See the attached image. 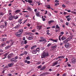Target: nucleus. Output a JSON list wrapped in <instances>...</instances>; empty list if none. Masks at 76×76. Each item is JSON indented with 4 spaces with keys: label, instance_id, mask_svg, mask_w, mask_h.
Masks as SVG:
<instances>
[{
    "label": "nucleus",
    "instance_id": "1",
    "mask_svg": "<svg viewBox=\"0 0 76 76\" xmlns=\"http://www.w3.org/2000/svg\"><path fill=\"white\" fill-rule=\"evenodd\" d=\"M48 56H49L48 53H45V52H44L42 56V58H45V57H48Z\"/></svg>",
    "mask_w": 76,
    "mask_h": 76
},
{
    "label": "nucleus",
    "instance_id": "2",
    "mask_svg": "<svg viewBox=\"0 0 76 76\" xmlns=\"http://www.w3.org/2000/svg\"><path fill=\"white\" fill-rule=\"evenodd\" d=\"M21 34H20L19 31H18L15 34L16 37H20L21 36L20 35Z\"/></svg>",
    "mask_w": 76,
    "mask_h": 76
},
{
    "label": "nucleus",
    "instance_id": "3",
    "mask_svg": "<svg viewBox=\"0 0 76 76\" xmlns=\"http://www.w3.org/2000/svg\"><path fill=\"white\" fill-rule=\"evenodd\" d=\"M14 18L15 16H12V15H11L9 17V20H12Z\"/></svg>",
    "mask_w": 76,
    "mask_h": 76
},
{
    "label": "nucleus",
    "instance_id": "4",
    "mask_svg": "<svg viewBox=\"0 0 76 76\" xmlns=\"http://www.w3.org/2000/svg\"><path fill=\"white\" fill-rule=\"evenodd\" d=\"M13 56V54L11 53L8 55V59H10Z\"/></svg>",
    "mask_w": 76,
    "mask_h": 76
},
{
    "label": "nucleus",
    "instance_id": "5",
    "mask_svg": "<svg viewBox=\"0 0 76 76\" xmlns=\"http://www.w3.org/2000/svg\"><path fill=\"white\" fill-rule=\"evenodd\" d=\"M71 61L73 64H76V59L75 58H72L71 60Z\"/></svg>",
    "mask_w": 76,
    "mask_h": 76
},
{
    "label": "nucleus",
    "instance_id": "6",
    "mask_svg": "<svg viewBox=\"0 0 76 76\" xmlns=\"http://www.w3.org/2000/svg\"><path fill=\"white\" fill-rule=\"evenodd\" d=\"M10 61L11 62H14L15 63L17 62V60L14 58H12L10 59Z\"/></svg>",
    "mask_w": 76,
    "mask_h": 76
},
{
    "label": "nucleus",
    "instance_id": "7",
    "mask_svg": "<svg viewBox=\"0 0 76 76\" xmlns=\"http://www.w3.org/2000/svg\"><path fill=\"white\" fill-rule=\"evenodd\" d=\"M9 54V52H7V53L4 54L3 55V56H4V57H5L4 58H3V59H5V58H7V57H6V56H7V55H8V54Z\"/></svg>",
    "mask_w": 76,
    "mask_h": 76
},
{
    "label": "nucleus",
    "instance_id": "8",
    "mask_svg": "<svg viewBox=\"0 0 76 76\" xmlns=\"http://www.w3.org/2000/svg\"><path fill=\"white\" fill-rule=\"evenodd\" d=\"M33 38H34V36L32 35H30L28 37L29 40H31L33 39Z\"/></svg>",
    "mask_w": 76,
    "mask_h": 76
},
{
    "label": "nucleus",
    "instance_id": "9",
    "mask_svg": "<svg viewBox=\"0 0 76 76\" xmlns=\"http://www.w3.org/2000/svg\"><path fill=\"white\" fill-rule=\"evenodd\" d=\"M37 29H38L39 30H41L42 27V25L38 26H37Z\"/></svg>",
    "mask_w": 76,
    "mask_h": 76
},
{
    "label": "nucleus",
    "instance_id": "10",
    "mask_svg": "<svg viewBox=\"0 0 76 76\" xmlns=\"http://www.w3.org/2000/svg\"><path fill=\"white\" fill-rule=\"evenodd\" d=\"M32 53L33 54H36L37 52V50L36 49H34V50H33L32 51Z\"/></svg>",
    "mask_w": 76,
    "mask_h": 76
},
{
    "label": "nucleus",
    "instance_id": "11",
    "mask_svg": "<svg viewBox=\"0 0 76 76\" xmlns=\"http://www.w3.org/2000/svg\"><path fill=\"white\" fill-rule=\"evenodd\" d=\"M57 63H58V62L57 61L54 62L52 64L53 66H54L57 65Z\"/></svg>",
    "mask_w": 76,
    "mask_h": 76
},
{
    "label": "nucleus",
    "instance_id": "12",
    "mask_svg": "<svg viewBox=\"0 0 76 76\" xmlns=\"http://www.w3.org/2000/svg\"><path fill=\"white\" fill-rule=\"evenodd\" d=\"M64 46L66 48H68V47H69L70 46V45L69 44V43H68L66 44Z\"/></svg>",
    "mask_w": 76,
    "mask_h": 76
},
{
    "label": "nucleus",
    "instance_id": "13",
    "mask_svg": "<svg viewBox=\"0 0 76 76\" xmlns=\"http://www.w3.org/2000/svg\"><path fill=\"white\" fill-rule=\"evenodd\" d=\"M61 39L62 41H63L64 39H66V37H64V36H63L61 38Z\"/></svg>",
    "mask_w": 76,
    "mask_h": 76
},
{
    "label": "nucleus",
    "instance_id": "14",
    "mask_svg": "<svg viewBox=\"0 0 76 76\" xmlns=\"http://www.w3.org/2000/svg\"><path fill=\"white\" fill-rule=\"evenodd\" d=\"M18 32L20 33V34H22V33L23 32V30L22 29H20L18 30Z\"/></svg>",
    "mask_w": 76,
    "mask_h": 76
},
{
    "label": "nucleus",
    "instance_id": "15",
    "mask_svg": "<svg viewBox=\"0 0 76 76\" xmlns=\"http://www.w3.org/2000/svg\"><path fill=\"white\" fill-rule=\"evenodd\" d=\"M6 44V43L3 42L2 44L0 45L1 47H4V45Z\"/></svg>",
    "mask_w": 76,
    "mask_h": 76
},
{
    "label": "nucleus",
    "instance_id": "16",
    "mask_svg": "<svg viewBox=\"0 0 76 76\" xmlns=\"http://www.w3.org/2000/svg\"><path fill=\"white\" fill-rule=\"evenodd\" d=\"M36 15L37 16L39 17L40 16V15H39V13L38 12H37L36 14Z\"/></svg>",
    "mask_w": 76,
    "mask_h": 76
},
{
    "label": "nucleus",
    "instance_id": "17",
    "mask_svg": "<svg viewBox=\"0 0 76 76\" xmlns=\"http://www.w3.org/2000/svg\"><path fill=\"white\" fill-rule=\"evenodd\" d=\"M46 7H47V9H51V7H50V5H48L46 6Z\"/></svg>",
    "mask_w": 76,
    "mask_h": 76
},
{
    "label": "nucleus",
    "instance_id": "18",
    "mask_svg": "<svg viewBox=\"0 0 76 76\" xmlns=\"http://www.w3.org/2000/svg\"><path fill=\"white\" fill-rule=\"evenodd\" d=\"M10 47H11V46L10 45L9 46H7L5 48V49L6 50H7V49H9V48H10Z\"/></svg>",
    "mask_w": 76,
    "mask_h": 76
},
{
    "label": "nucleus",
    "instance_id": "19",
    "mask_svg": "<svg viewBox=\"0 0 76 76\" xmlns=\"http://www.w3.org/2000/svg\"><path fill=\"white\" fill-rule=\"evenodd\" d=\"M10 41L11 42L10 43L11 46H12V45H13V43H14V42H13L12 40H11Z\"/></svg>",
    "mask_w": 76,
    "mask_h": 76
},
{
    "label": "nucleus",
    "instance_id": "20",
    "mask_svg": "<svg viewBox=\"0 0 76 76\" xmlns=\"http://www.w3.org/2000/svg\"><path fill=\"white\" fill-rule=\"evenodd\" d=\"M13 64L12 63L10 64H8V66L9 67H12V66H13Z\"/></svg>",
    "mask_w": 76,
    "mask_h": 76
},
{
    "label": "nucleus",
    "instance_id": "21",
    "mask_svg": "<svg viewBox=\"0 0 76 76\" xmlns=\"http://www.w3.org/2000/svg\"><path fill=\"white\" fill-rule=\"evenodd\" d=\"M42 42H47V40H45V39L44 38L42 39Z\"/></svg>",
    "mask_w": 76,
    "mask_h": 76
},
{
    "label": "nucleus",
    "instance_id": "22",
    "mask_svg": "<svg viewBox=\"0 0 76 76\" xmlns=\"http://www.w3.org/2000/svg\"><path fill=\"white\" fill-rule=\"evenodd\" d=\"M45 67H43L41 69H40L41 71H42V70H45Z\"/></svg>",
    "mask_w": 76,
    "mask_h": 76
},
{
    "label": "nucleus",
    "instance_id": "23",
    "mask_svg": "<svg viewBox=\"0 0 76 76\" xmlns=\"http://www.w3.org/2000/svg\"><path fill=\"white\" fill-rule=\"evenodd\" d=\"M35 47H37V45H34L32 46L31 48V50H33V49H34V48H35Z\"/></svg>",
    "mask_w": 76,
    "mask_h": 76
},
{
    "label": "nucleus",
    "instance_id": "24",
    "mask_svg": "<svg viewBox=\"0 0 76 76\" xmlns=\"http://www.w3.org/2000/svg\"><path fill=\"white\" fill-rule=\"evenodd\" d=\"M20 26V25H18L14 27V28H15V29H16V28H19V27Z\"/></svg>",
    "mask_w": 76,
    "mask_h": 76
},
{
    "label": "nucleus",
    "instance_id": "25",
    "mask_svg": "<svg viewBox=\"0 0 76 76\" xmlns=\"http://www.w3.org/2000/svg\"><path fill=\"white\" fill-rule=\"evenodd\" d=\"M20 12V10H17L15 11V13H18V12Z\"/></svg>",
    "mask_w": 76,
    "mask_h": 76
},
{
    "label": "nucleus",
    "instance_id": "26",
    "mask_svg": "<svg viewBox=\"0 0 76 76\" xmlns=\"http://www.w3.org/2000/svg\"><path fill=\"white\" fill-rule=\"evenodd\" d=\"M18 18V15H16L15 16H14V19H15V20H16Z\"/></svg>",
    "mask_w": 76,
    "mask_h": 76
},
{
    "label": "nucleus",
    "instance_id": "27",
    "mask_svg": "<svg viewBox=\"0 0 76 76\" xmlns=\"http://www.w3.org/2000/svg\"><path fill=\"white\" fill-rule=\"evenodd\" d=\"M61 36H62V35L61 34L59 37H58V39L59 40V41H61Z\"/></svg>",
    "mask_w": 76,
    "mask_h": 76
},
{
    "label": "nucleus",
    "instance_id": "28",
    "mask_svg": "<svg viewBox=\"0 0 76 76\" xmlns=\"http://www.w3.org/2000/svg\"><path fill=\"white\" fill-rule=\"evenodd\" d=\"M5 26L4 25H1L0 26V28H5Z\"/></svg>",
    "mask_w": 76,
    "mask_h": 76
},
{
    "label": "nucleus",
    "instance_id": "29",
    "mask_svg": "<svg viewBox=\"0 0 76 76\" xmlns=\"http://www.w3.org/2000/svg\"><path fill=\"white\" fill-rule=\"evenodd\" d=\"M27 2H28V3H32V1L28 0Z\"/></svg>",
    "mask_w": 76,
    "mask_h": 76
},
{
    "label": "nucleus",
    "instance_id": "30",
    "mask_svg": "<svg viewBox=\"0 0 76 76\" xmlns=\"http://www.w3.org/2000/svg\"><path fill=\"white\" fill-rule=\"evenodd\" d=\"M36 51H37V52H39V48H37L36 49Z\"/></svg>",
    "mask_w": 76,
    "mask_h": 76
},
{
    "label": "nucleus",
    "instance_id": "31",
    "mask_svg": "<svg viewBox=\"0 0 76 76\" xmlns=\"http://www.w3.org/2000/svg\"><path fill=\"white\" fill-rule=\"evenodd\" d=\"M49 32H50V30H48L47 31V35H49L50 34V33H49Z\"/></svg>",
    "mask_w": 76,
    "mask_h": 76
},
{
    "label": "nucleus",
    "instance_id": "32",
    "mask_svg": "<svg viewBox=\"0 0 76 76\" xmlns=\"http://www.w3.org/2000/svg\"><path fill=\"white\" fill-rule=\"evenodd\" d=\"M67 42H68L66 40L63 42V43L64 44H66L68 43H67Z\"/></svg>",
    "mask_w": 76,
    "mask_h": 76
},
{
    "label": "nucleus",
    "instance_id": "33",
    "mask_svg": "<svg viewBox=\"0 0 76 76\" xmlns=\"http://www.w3.org/2000/svg\"><path fill=\"white\" fill-rule=\"evenodd\" d=\"M27 9H28V10H29V11H31V10H32L31 9V7H28Z\"/></svg>",
    "mask_w": 76,
    "mask_h": 76
},
{
    "label": "nucleus",
    "instance_id": "34",
    "mask_svg": "<svg viewBox=\"0 0 76 76\" xmlns=\"http://www.w3.org/2000/svg\"><path fill=\"white\" fill-rule=\"evenodd\" d=\"M56 28L58 29H60V27L58 26V25H57L56 26Z\"/></svg>",
    "mask_w": 76,
    "mask_h": 76
},
{
    "label": "nucleus",
    "instance_id": "35",
    "mask_svg": "<svg viewBox=\"0 0 76 76\" xmlns=\"http://www.w3.org/2000/svg\"><path fill=\"white\" fill-rule=\"evenodd\" d=\"M3 15H4V13L0 12V16H3Z\"/></svg>",
    "mask_w": 76,
    "mask_h": 76
},
{
    "label": "nucleus",
    "instance_id": "36",
    "mask_svg": "<svg viewBox=\"0 0 76 76\" xmlns=\"http://www.w3.org/2000/svg\"><path fill=\"white\" fill-rule=\"evenodd\" d=\"M57 47V45H55L54 46H52V48H56Z\"/></svg>",
    "mask_w": 76,
    "mask_h": 76
},
{
    "label": "nucleus",
    "instance_id": "37",
    "mask_svg": "<svg viewBox=\"0 0 76 76\" xmlns=\"http://www.w3.org/2000/svg\"><path fill=\"white\" fill-rule=\"evenodd\" d=\"M49 73L48 72H46L44 73V76H45L46 75H49Z\"/></svg>",
    "mask_w": 76,
    "mask_h": 76
},
{
    "label": "nucleus",
    "instance_id": "38",
    "mask_svg": "<svg viewBox=\"0 0 76 76\" xmlns=\"http://www.w3.org/2000/svg\"><path fill=\"white\" fill-rule=\"evenodd\" d=\"M62 6L63 7V8H65V7H66V6L64 4H63L62 5Z\"/></svg>",
    "mask_w": 76,
    "mask_h": 76
},
{
    "label": "nucleus",
    "instance_id": "39",
    "mask_svg": "<svg viewBox=\"0 0 76 76\" xmlns=\"http://www.w3.org/2000/svg\"><path fill=\"white\" fill-rule=\"evenodd\" d=\"M2 41H6V38H3L2 39Z\"/></svg>",
    "mask_w": 76,
    "mask_h": 76
},
{
    "label": "nucleus",
    "instance_id": "40",
    "mask_svg": "<svg viewBox=\"0 0 76 76\" xmlns=\"http://www.w3.org/2000/svg\"><path fill=\"white\" fill-rule=\"evenodd\" d=\"M71 20V18H67V20L68 21H70Z\"/></svg>",
    "mask_w": 76,
    "mask_h": 76
},
{
    "label": "nucleus",
    "instance_id": "41",
    "mask_svg": "<svg viewBox=\"0 0 76 76\" xmlns=\"http://www.w3.org/2000/svg\"><path fill=\"white\" fill-rule=\"evenodd\" d=\"M52 44L51 43H49L48 45L47 46L48 47H50V45H51Z\"/></svg>",
    "mask_w": 76,
    "mask_h": 76
},
{
    "label": "nucleus",
    "instance_id": "42",
    "mask_svg": "<svg viewBox=\"0 0 76 76\" xmlns=\"http://www.w3.org/2000/svg\"><path fill=\"white\" fill-rule=\"evenodd\" d=\"M41 62V61H39L37 63V64H40Z\"/></svg>",
    "mask_w": 76,
    "mask_h": 76
},
{
    "label": "nucleus",
    "instance_id": "43",
    "mask_svg": "<svg viewBox=\"0 0 76 76\" xmlns=\"http://www.w3.org/2000/svg\"><path fill=\"white\" fill-rule=\"evenodd\" d=\"M4 23L5 24V26H7V22L6 21H4Z\"/></svg>",
    "mask_w": 76,
    "mask_h": 76
},
{
    "label": "nucleus",
    "instance_id": "44",
    "mask_svg": "<svg viewBox=\"0 0 76 76\" xmlns=\"http://www.w3.org/2000/svg\"><path fill=\"white\" fill-rule=\"evenodd\" d=\"M24 55L25 54V55H26V54H28V52H24L23 53Z\"/></svg>",
    "mask_w": 76,
    "mask_h": 76
},
{
    "label": "nucleus",
    "instance_id": "45",
    "mask_svg": "<svg viewBox=\"0 0 76 76\" xmlns=\"http://www.w3.org/2000/svg\"><path fill=\"white\" fill-rule=\"evenodd\" d=\"M42 67V65H41L40 66H38V69H40L41 67Z\"/></svg>",
    "mask_w": 76,
    "mask_h": 76
},
{
    "label": "nucleus",
    "instance_id": "46",
    "mask_svg": "<svg viewBox=\"0 0 76 76\" xmlns=\"http://www.w3.org/2000/svg\"><path fill=\"white\" fill-rule=\"evenodd\" d=\"M21 21H22V19H20L19 20H18V22L19 23H20V22H21Z\"/></svg>",
    "mask_w": 76,
    "mask_h": 76
},
{
    "label": "nucleus",
    "instance_id": "47",
    "mask_svg": "<svg viewBox=\"0 0 76 76\" xmlns=\"http://www.w3.org/2000/svg\"><path fill=\"white\" fill-rule=\"evenodd\" d=\"M26 60H29L30 59L29 56H28L27 57H26Z\"/></svg>",
    "mask_w": 76,
    "mask_h": 76
},
{
    "label": "nucleus",
    "instance_id": "48",
    "mask_svg": "<svg viewBox=\"0 0 76 76\" xmlns=\"http://www.w3.org/2000/svg\"><path fill=\"white\" fill-rule=\"evenodd\" d=\"M61 35H63L64 34V32L62 31L60 33Z\"/></svg>",
    "mask_w": 76,
    "mask_h": 76
},
{
    "label": "nucleus",
    "instance_id": "49",
    "mask_svg": "<svg viewBox=\"0 0 76 76\" xmlns=\"http://www.w3.org/2000/svg\"><path fill=\"white\" fill-rule=\"evenodd\" d=\"M24 44H27V40H25Z\"/></svg>",
    "mask_w": 76,
    "mask_h": 76
},
{
    "label": "nucleus",
    "instance_id": "50",
    "mask_svg": "<svg viewBox=\"0 0 76 76\" xmlns=\"http://www.w3.org/2000/svg\"><path fill=\"white\" fill-rule=\"evenodd\" d=\"M61 58H64V56H61Z\"/></svg>",
    "mask_w": 76,
    "mask_h": 76
},
{
    "label": "nucleus",
    "instance_id": "51",
    "mask_svg": "<svg viewBox=\"0 0 76 76\" xmlns=\"http://www.w3.org/2000/svg\"><path fill=\"white\" fill-rule=\"evenodd\" d=\"M53 42H57V40H56V39L53 40Z\"/></svg>",
    "mask_w": 76,
    "mask_h": 76
},
{
    "label": "nucleus",
    "instance_id": "52",
    "mask_svg": "<svg viewBox=\"0 0 76 76\" xmlns=\"http://www.w3.org/2000/svg\"><path fill=\"white\" fill-rule=\"evenodd\" d=\"M55 2V3H59V1L57 0H56Z\"/></svg>",
    "mask_w": 76,
    "mask_h": 76
},
{
    "label": "nucleus",
    "instance_id": "53",
    "mask_svg": "<svg viewBox=\"0 0 76 76\" xmlns=\"http://www.w3.org/2000/svg\"><path fill=\"white\" fill-rule=\"evenodd\" d=\"M20 64L22 66H24V64H23V63H20Z\"/></svg>",
    "mask_w": 76,
    "mask_h": 76
},
{
    "label": "nucleus",
    "instance_id": "54",
    "mask_svg": "<svg viewBox=\"0 0 76 76\" xmlns=\"http://www.w3.org/2000/svg\"><path fill=\"white\" fill-rule=\"evenodd\" d=\"M59 4V3H55V6H57V5H58Z\"/></svg>",
    "mask_w": 76,
    "mask_h": 76
},
{
    "label": "nucleus",
    "instance_id": "55",
    "mask_svg": "<svg viewBox=\"0 0 76 76\" xmlns=\"http://www.w3.org/2000/svg\"><path fill=\"white\" fill-rule=\"evenodd\" d=\"M27 20L26 19L24 22L23 23V24H24V23H25V22H26V21H27Z\"/></svg>",
    "mask_w": 76,
    "mask_h": 76
},
{
    "label": "nucleus",
    "instance_id": "56",
    "mask_svg": "<svg viewBox=\"0 0 76 76\" xmlns=\"http://www.w3.org/2000/svg\"><path fill=\"white\" fill-rule=\"evenodd\" d=\"M18 56H16L15 57V59H18Z\"/></svg>",
    "mask_w": 76,
    "mask_h": 76
},
{
    "label": "nucleus",
    "instance_id": "57",
    "mask_svg": "<svg viewBox=\"0 0 76 76\" xmlns=\"http://www.w3.org/2000/svg\"><path fill=\"white\" fill-rule=\"evenodd\" d=\"M44 76V73H43L40 75V76Z\"/></svg>",
    "mask_w": 76,
    "mask_h": 76
},
{
    "label": "nucleus",
    "instance_id": "58",
    "mask_svg": "<svg viewBox=\"0 0 76 76\" xmlns=\"http://www.w3.org/2000/svg\"><path fill=\"white\" fill-rule=\"evenodd\" d=\"M69 38H68L66 40V41L67 42H69Z\"/></svg>",
    "mask_w": 76,
    "mask_h": 76
},
{
    "label": "nucleus",
    "instance_id": "59",
    "mask_svg": "<svg viewBox=\"0 0 76 76\" xmlns=\"http://www.w3.org/2000/svg\"><path fill=\"white\" fill-rule=\"evenodd\" d=\"M28 45H26L25 46V48L26 49V48H28Z\"/></svg>",
    "mask_w": 76,
    "mask_h": 76
},
{
    "label": "nucleus",
    "instance_id": "60",
    "mask_svg": "<svg viewBox=\"0 0 76 76\" xmlns=\"http://www.w3.org/2000/svg\"><path fill=\"white\" fill-rule=\"evenodd\" d=\"M65 33L66 34H69V32L67 31H65Z\"/></svg>",
    "mask_w": 76,
    "mask_h": 76
},
{
    "label": "nucleus",
    "instance_id": "61",
    "mask_svg": "<svg viewBox=\"0 0 76 76\" xmlns=\"http://www.w3.org/2000/svg\"><path fill=\"white\" fill-rule=\"evenodd\" d=\"M70 17V15H68L66 16V19H68V18H69Z\"/></svg>",
    "mask_w": 76,
    "mask_h": 76
},
{
    "label": "nucleus",
    "instance_id": "62",
    "mask_svg": "<svg viewBox=\"0 0 76 76\" xmlns=\"http://www.w3.org/2000/svg\"><path fill=\"white\" fill-rule=\"evenodd\" d=\"M0 53H2V52H3V50L1 49H0Z\"/></svg>",
    "mask_w": 76,
    "mask_h": 76
},
{
    "label": "nucleus",
    "instance_id": "63",
    "mask_svg": "<svg viewBox=\"0 0 76 76\" xmlns=\"http://www.w3.org/2000/svg\"><path fill=\"white\" fill-rule=\"evenodd\" d=\"M8 13H10V12H12V11L10 10H9L8 11Z\"/></svg>",
    "mask_w": 76,
    "mask_h": 76
},
{
    "label": "nucleus",
    "instance_id": "64",
    "mask_svg": "<svg viewBox=\"0 0 76 76\" xmlns=\"http://www.w3.org/2000/svg\"><path fill=\"white\" fill-rule=\"evenodd\" d=\"M30 63H31L30 61H27V64H29Z\"/></svg>",
    "mask_w": 76,
    "mask_h": 76
}]
</instances>
